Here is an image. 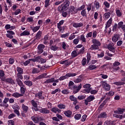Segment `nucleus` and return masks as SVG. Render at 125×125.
Here are the masks:
<instances>
[{
  "instance_id": "42",
  "label": "nucleus",
  "mask_w": 125,
  "mask_h": 125,
  "mask_svg": "<svg viewBox=\"0 0 125 125\" xmlns=\"http://www.w3.org/2000/svg\"><path fill=\"white\" fill-rule=\"evenodd\" d=\"M80 40L83 42H86V39H85V37H84V35H81Z\"/></svg>"
},
{
  "instance_id": "32",
  "label": "nucleus",
  "mask_w": 125,
  "mask_h": 125,
  "mask_svg": "<svg viewBox=\"0 0 125 125\" xmlns=\"http://www.w3.org/2000/svg\"><path fill=\"white\" fill-rule=\"evenodd\" d=\"M20 36H30V32L28 30H25L20 34Z\"/></svg>"
},
{
  "instance_id": "29",
  "label": "nucleus",
  "mask_w": 125,
  "mask_h": 125,
  "mask_svg": "<svg viewBox=\"0 0 125 125\" xmlns=\"http://www.w3.org/2000/svg\"><path fill=\"white\" fill-rule=\"evenodd\" d=\"M21 107L24 113H27V112H28V110H29V107H28V106L25 105V104H22L21 105Z\"/></svg>"
},
{
  "instance_id": "1",
  "label": "nucleus",
  "mask_w": 125,
  "mask_h": 125,
  "mask_svg": "<svg viewBox=\"0 0 125 125\" xmlns=\"http://www.w3.org/2000/svg\"><path fill=\"white\" fill-rule=\"evenodd\" d=\"M68 88L69 89H72L73 90V93L76 94V93H78L81 89L82 88V83L80 84V85L77 86L76 85H74V82L73 81H70L68 83Z\"/></svg>"
},
{
  "instance_id": "22",
  "label": "nucleus",
  "mask_w": 125,
  "mask_h": 125,
  "mask_svg": "<svg viewBox=\"0 0 125 125\" xmlns=\"http://www.w3.org/2000/svg\"><path fill=\"white\" fill-rule=\"evenodd\" d=\"M119 39H120V35L115 34L112 37V42H118L119 40Z\"/></svg>"
},
{
  "instance_id": "62",
  "label": "nucleus",
  "mask_w": 125,
  "mask_h": 125,
  "mask_svg": "<svg viewBox=\"0 0 125 125\" xmlns=\"http://www.w3.org/2000/svg\"><path fill=\"white\" fill-rule=\"evenodd\" d=\"M49 1H50V0H45V7H47L49 5Z\"/></svg>"
},
{
  "instance_id": "20",
  "label": "nucleus",
  "mask_w": 125,
  "mask_h": 125,
  "mask_svg": "<svg viewBox=\"0 0 125 125\" xmlns=\"http://www.w3.org/2000/svg\"><path fill=\"white\" fill-rule=\"evenodd\" d=\"M48 35H46L42 39V41H43V43L44 44H47V43H48Z\"/></svg>"
},
{
  "instance_id": "16",
  "label": "nucleus",
  "mask_w": 125,
  "mask_h": 125,
  "mask_svg": "<svg viewBox=\"0 0 125 125\" xmlns=\"http://www.w3.org/2000/svg\"><path fill=\"white\" fill-rule=\"evenodd\" d=\"M73 27H74V28H80L81 27H83V24L82 22H79V23H76L74 22L72 24Z\"/></svg>"
},
{
  "instance_id": "55",
  "label": "nucleus",
  "mask_w": 125,
  "mask_h": 125,
  "mask_svg": "<svg viewBox=\"0 0 125 125\" xmlns=\"http://www.w3.org/2000/svg\"><path fill=\"white\" fill-rule=\"evenodd\" d=\"M92 34H93V35H92V37L94 39H95V38H96V37H97V32L96 31L93 30Z\"/></svg>"
},
{
  "instance_id": "53",
  "label": "nucleus",
  "mask_w": 125,
  "mask_h": 125,
  "mask_svg": "<svg viewBox=\"0 0 125 125\" xmlns=\"http://www.w3.org/2000/svg\"><path fill=\"white\" fill-rule=\"evenodd\" d=\"M50 49H51V50H53L54 51H56V50L58 49V47L55 45V46L52 45L50 47Z\"/></svg>"
},
{
  "instance_id": "59",
  "label": "nucleus",
  "mask_w": 125,
  "mask_h": 125,
  "mask_svg": "<svg viewBox=\"0 0 125 125\" xmlns=\"http://www.w3.org/2000/svg\"><path fill=\"white\" fill-rule=\"evenodd\" d=\"M94 4L96 6V9H99V7H100V3H99L98 2H96L94 3Z\"/></svg>"
},
{
  "instance_id": "39",
  "label": "nucleus",
  "mask_w": 125,
  "mask_h": 125,
  "mask_svg": "<svg viewBox=\"0 0 125 125\" xmlns=\"http://www.w3.org/2000/svg\"><path fill=\"white\" fill-rule=\"evenodd\" d=\"M23 74L17 73L16 80H23Z\"/></svg>"
},
{
  "instance_id": "47",
  "label": "nucleus",
  "mask_w": 125,
  "mask_h": 125,
  "mask_svg": "<svg viewBox=\"0 0 125 125\" xmlns=\"http://www.w3.org/2000/svg\"><path fill=\"white\" fill-rule=\"evenodd\" d=\"M81 14L83 17H86V11H85V9L82 10Z\"/></svg>"
},
{
  "instance_id": "45",
  "label": "nucleus",
  "mask_w": 125,
  "mask_h": 125,
  "mask_svg": "<svg viewBox=\"0 0 125 125\" xmlns=\"http://www.w3.org/2000/svg\"><path fill=\"white\" fill-rule=\"evenodd\" d=\"M63 5L66 8H68V7L69 6V5H70V1H69V0H65L64 2V4Z\"/></svg>"
},
{
  "instance_id": "3",
  "label": "nucleus",
  "mask_w": 125,
  "mask_h": 125,
  "mask_svg": "<svg viewBox=\"0 0 125 125\" xmlns=\"http://www.w3.org/2000/svg\"><path fill=\"white\" fill-rule=\"evenodd\" d=\"M53 83L52 84V85H53V86H56V85H57V83H59V80L57 79L55 80V78H52L51 79H47L44 82V83L47 84L50 83Z\"/></svg>"
},
{
  "instance_id": "40",
  "label": "nucleus",
  "mask_w": 125,
  "mask_h": 125,
  "mask_svg": "<svg viewBox=\"0 0 125 125\" xmlns=\"http://www.w3.org/2000/svg\"><path fill=\"white\" fill-rule=\"evenodd\" d=\"M16 82L19 86H22L24 85L23 82H22V81H21L20 79H16Z\"/></svg>"
},
{
  "instance_id": "24",
  "label": "nucleus",
  "mask_w": 125,
  "mask_h": 125,
  "mask_svg": "<svg viewBox=\"0 0 125 125\" xmlns=\"http://www.w3.org/2000/svg\"><path fill=\"white\" fill-rule=\"evenodd\" d=\"M98 119H101L102 118H107V114H106V112H104L101 113L100 115H98Z\"/></svg>"
},
{
  "instance_id": "60",
  "label": "nucleus",
  "mask_w": 125,
  "mask_h": 125,
  "mask_svg": "<svg viewBox=\"0 0 125 125\" xmlns=\"http://www.w3.org/2000/svg\"><path fill=\"white\" fill-rule=\"evenodd\" d=\"M69 90L68 89H64L62 91V93L63 94H69Z\"/></svg>"
},
{
  "instance_id": "41",
  "label": "nucleus",
  "mask_w": 125,
  "mask_h": 125,
  "mask_svg": "<svg viewBox=\"0 0 125 125\" xmlns=\"http://www.w3.org/2000/svg\"><path fill=\"white\" fill-rule=\"evenodd\" d=\"M17 70L18 72V74H23L24 73V71L22 69V68L18 67H17Z\"/></svg>"
},
{
  "instance_id": "49",
  "label": "nucleus",
  "mask_w": 125,
  "mask_h": 125,
  "mask_svg": "<svg viewBox=\"0 0 125 125\" xmlns=\"http://www.w3.org/2000/svg\"><path fill=\"white\" fill-rule=\"evenodd\" d=\"M58 107L59 109H65V108H66V105L61 104L58 105Z\"/></svg>"
},
{
  "instance_id": "64",
  "label": "nucleus",
  "mask_w": 125,
  "mask_h": 125,
  "mask_svg": "<svg viewBox=\"0 0 125 125\" xmlns=\"http://www.w3.org/2000/svg\"><path fill=\"white\" fill-rule=\"evenodd\" d=\"M8 125H14V121L13 120H9L8 121Z\"/></svg>"
},
{
  "instance_id": "35",
  "label": "nucleus",
  "mask_w": 125,
  "mask_h": 125,
  "mask_svg": "<svg viewBox=\"0 0 125 125\" xmlns=\"http://www.w3.org/2000/svg\"><path fill=\"white\" fill-rule=\"evenodd\" d=\"M76 76H77V73H69L65 74V77H67L68 78H70L71 77H76Z\"/></svg>"
},
{
  "instance_id": "48",
  "label": "nucleus",
  "mask_w": 125,
  "mask_h": 125,
  "mask_svg": "<svg viewBox=\"0 0 125 125\" xmlns=\"http://www.w3.org/2000/svg\"><path fill=\"white\" fill-rule=\"evenodd\" d=\"M81 118H82V115H81V114H76L74 116V118L75 119V120H80Z\"/></svg>"
},
{
  "instance_id": "5",
  "label": "nucleus",
  "mask_w": 125,
  "mask_h": 125,
  "mask_svg": "<svg viewBox=\"0 0 125 125\" xmlns=\"http://www.w3.org/2000/svg\"><path fill=\"white\" fill-rule=\"evenodd\" d=\"M95 99V97L94 95H90L85 100H84V104L86 106L88 105V102H91V101H93Z\"/></svg>"
},
{
  "instance_id": "19",
  "label": "nucleus",
  "mask_w": 125,
  "mask_h": 125,
  "mask_svg": "<svg viewBox=\"0 0 125 125\" xmlns=\"http://www.w3.org/2000/svg\"><path fill=\"white\" fill-rule=\"evenodd\" d=\"M21 93L23 95V94H25V92L27 90V88H26V86L23 85L22 86H21Z\"/></svg>"
},
{
  "instance_id": "8",
  "label": "nucleus",
  "mask_w": 125,
  "mask_h": 125,
  "mask_svg": "<svg viewBox=\"0 0 125 125\" xmlns=\"http://www.w3.org/2000/svg\"><path fill=\"white\" fill-rule=\"evenodd\" d=\"M8 101H9V99L8 98H5L3 102L1 103L0 104V106L7 108V107H8V104H7V102H8Z\"/></svg>"
},
{
  "instance_id": "57",
  "label": "nucleus",
  "mask_w": 125,
  "mask_h": 125,
  "mask_svg": "<svg viewBox=\"0 0 125 125\" xmlns=\"http://www.w3.org/2000/svg\"><path fill=\"white\" fill-rule=\"evenodd\" d=\"M118 112H119V114H123V113L124 112L125 110V109L121 108H118Z\"/></svg>"
},
{
  "instance_id": "36",
  "label": "nucleus",
  "mask_w": 125,
  "mask_h": 125,
  "mask_svg": "<svg viewBox=\"0 0 125 125\" xmlns=\"http://www.w3.org/2000/svg\"><path fill=\"white\" fill-rule=\"evenodd\" d=\"M40 28H41V26H36L33 28H32L31 29L32 30L33 32L34 33H36V32H37V31H39L40 30Z\"/></svg>"
},
{
  "instance_id": "28",
  "label": "nucleus",
  "mask_w": 125,
  "mask_h": 125,
  "mask_svg": "<svg viewBox=\"0 0 125 125\" xmlns=\"http://www.w3.org/2000/svg\"><path fill=\"white\" fill-rule=\"evenodd\" d=\"M64 114L66 117H68V118H71V116L72 115V111H71L70 110L65 111L64 112Z\"/></svg>"
},
{
  "instance_id": "38",
  "label": "nucleus",
  "mask_w": 125,
  "mask_h": 125,
  "mask_svg": "<svg viewBox=\"0 0 125 125\" xmlns=\"http://www.w3.org/2000/svg\"><path fill=\"white\" fill-rule=\"evenodd\" d=\"M116 13L118 17H121V16L123 15L122 12H121V11L119 9H116Z\"/></svg>"
},
{
  "instance_id": "31",
  "label": "nucleus",
  "mask_w": 125,
  "mask_h": 125,
  "mask_svg": "<svg viewBox=\"0 0 125 125\" xmlns=\"http://www.w3.org/2000/svg\"><path fill=\"white\" fill-rule=\"evenodd\" d=\"M24 83L27 86H32L33 85V82L31 81H25L24 82Z\"/></svg>"
},
{
  "instance_id": "4",
  "label": "nucleus",
  "mask_w": 125,
  "mask_h": 125,
  "mask_svg": "<svg viewBox=\"0 0 125 125\" xmlns=\"http://www.w3.org/2000/svg\"><path fill=\"white\" fill-rule=\"evenodd\" d=\"M107 48L111 52L115 53L116 52V47H115V44L113 42H111L107 44Z\"/></svg>"
},
{
  "instance_id": "14",
  "label": "nucleus",
  "mask_w": 125,
  "mask_h": 125,
  "mask_svg": "<svg viewBox=\"0 0 125 125\" xmlns=\"http://www.w3.org/2000/svg\"><path fill=\"white\" fill-rule=\"evenodd\" d=\"M39 111L40 113H42V114H49L50 113L49 110H48L46 108H42V109H39Z\"/></svg>"
},
{
  "instance_id": "27",
  "label": "nucleus",
  "mask_w": 125,
  "mask_h": 125,
  "mask_svg": "<svg viewBox=\"0 0 125 125\" xmlns=\"http://www.w3.org/2000/svg\"><path fill=\"white\" fill-rule=\"evenodd\" d=\"M51 111L53 113H60L61 112V110L59 109L57 107H53L51 109Z\"/></svg>"
},
{
  "instance_id": "44",
  "label": "nucleus",
  "mask_w": 125,
  "mask_h": 125,
  "mask_svg": "<svg viewBox=\"0 0 125 125\" xmlns=\"http://www.w3.org/2000/svg\"><path fill=\"white\" fill-rule=\"evenodd\" d=\"M40 69L35 68H33L32 70V74H38V73H40Z\"/></svg>"
},
{
  "instance_id": "17",
  "label": "nucleus",
  "mask_w": 125,
  "mask_h": 125,
  "mask_svg": "<svg viewBox=\"0 0 125 125\" xmlns=\"http://www.w3.org/2000/svg\"><path fill=\"white\" fill-rule=\"evenodd\" d=\"M5 83H11V84H15V82L14 80L12 79L11 77L6 78Z\"/></svg>"
},
{
  "instance_id": "10",
  "label": "nucleus",
  "mask_w": 125,
  "mask_h": 125,
  "mask_svg": "<svg viewBox=\"0 0 125 125\" xmlns=\"http://www.w3.org/2000/svg\"><path fill=\"white\" fill-rule=\"evenodd\" d=\"M58 11L61 13H62V12H64V11H65V10H67V8L64 6L63 4H61L58 7Z\"/></svg>"
},
{
  "instance_id": "63",
  "label": "nucleus",
  "mask_w": 125,
  "mask_h": 125,
  "mask_svg": "<svg viewBox=\"0 0 125 125\" xmlns=\"http://www.w3.org/2000/svg\"><path fill=\"white\" fill-rule=\"evenodd\" d=\"M91 37H92V32H89L86 35V38H91Z\"/></svg>"
},
{
  "instance_id": "34",
  "label": "nucleus",
  "mask_w": 125,
  "mask_h": 125,
  "mask_svg": "<svg viewBox=\"0 0 125 125\" xmlns=\"http://www.w3.org/2000/svg\"><path fill=\"white\" fill-rule=\"evenodd\" d=\"M69 99H70L71 101H74V102H76V103H78V100L77 99V98L74 96V95L70 96L69 97Z\"/></svg>"
},
{
  "instance_id": "52",
  "label": "nucleus",
  "mask_w": 125,
  "mask_h": 125,
  "mask_svg": "<svg viewBox=\"0 0 125 125\" xmlns=\"http://www.w3.org/2000/svg\"><path fill=\"white\" fill-rule=\"evenodd\" d=\"M125 82H115V84L116 85H124L125 84Z\"/></svg>"
},
{
  "instance_id": "11",
  "label": "nucleus",
  "mask_w": 125,
  "mask_h": 125,
  "mask_svg": "<svg viewBox=\"0 0 125 125\" xmlns=\"http://www.w3.org/2000/svg\"><path fill=\"white\" fill-rule=\"evenodd\" d=\"M120 65H121V63H120V62H115L113 63V70H114V71H118V70H119V69H120V67H119L118 66H120Z\"/></svg>"
},
{
  "instance_id": "15",
  "label": "nucleus",
  "mask_w": 125,
  "mask_h": 125,
  "mask_svg": "<svg viewBox=\"0 0 125 125\" xmlns=\"http://www.w3.org/2000/svg\"><path fill=\"white\" fill-rule=\"evenodd\" d=\"M47 75V73L42 74L36 78L34 79V81H38V80H42V79L45 78V76Z\"/></svg>"
},
{
  "instance_id": "25",
  "label": "nucleus",
  "mask_w": 125,
  "mask_h": 125,
  "mask_svg": "<svg viewBox=\"0 0 125 125\" xmlns=\"http://www.w3.org/2000/svg\"><path fill=\"white\" fill-rule=\"evenodd\" d=\"M112 21H113V19H112V18H110L109 20L107 22V23L105 26V29H107V28H109V27L111 26Z\"/></svg>"
},
{
  "instance_id": "54",
  "label": "nucleus",
  "mask_w": 125,
  "mask_h": 125,
  "mask_svg": "<svg viewBox=\"0 0 125 125\" xmlns=\"http://www.w3.org/2000/svg\"><path fill=\"white\" fill-rule=\"evenodd\" d=\"M61 64H65L66 66L70 65V63H69V62H68V60L61 62Z\"/></svg>"
},
{
  "instance_id": "51",
  "label": "nucleus",
  "mask_w": 125,
  "mask_h": 125,
  "mask_svg": "<svg viewBox=\"0 0 125 125\" xmlns=\"http://www.w3.org/2000/svg\"><path fill=\"white\" fill-rule=\"evenodd\" d=\"M96 68H97V66L94 65H90L88 66L89 70H94V69H96Z\"/></svg>"
},
{
  "instance_id": "61",
  "label": "nucleus",
  "mask_w": 125,
  "mask_h": 125,
  "mask_svg": "<svg viewBox=\"0 0 125 125\" xmlns=\"http://www.w3.org/2000/svg\"><path fill=\"white\" fill-rule=\"evenodd\" d=\"M70 15V12H68V11H66V12H63L62 14V15L63 16V17H67V15Z\"/></svg>"
},
{
  "instance_id": "30",
  "label": "nucleus",
  "mask_w": 125,
  "mask_h": 125,
  "mask_svg": "<svg viewBox=\"0 0 125 125\" xmlns=\"http://www.w3.org/2000/svg\"><path fill=\"white\" fill-rule=\"evenodd\" d=\"M42 32L41 31H39L36 35V40H40L41 39V37H42Z\"/></svg>"
},
{
  "instance_id": "6",
  "label": "nucleus",
  "mask_w": 125,
  "mask_h": 125,
  "mask_svg": "<svg viewBox=\"0 0 125 125\" xmlns=\"http://www.w3.org/2000/svg\"><path fill=\"white\" fill-rule=\"evenodd\" d=\"M42 93H43V92H42V91H40L35 94V97L40 100H44V97L42 95Z\"/></svg>"
},
{
  "instance_id": "2",
  "label": "nucleus",
  "mask_w": 125,
  "mask_h": 125,
  "mask_svg": "<svg viewBox=\"0 0 125 125\" xmlns=\"http://www.w3.org/2000/svg\"><path fill=\"white\" fill-rule=\"evenodd\" d=\"M92 42L93 44L91 45L90 47V50H97L99 49V46H101V42H99V40L95 38H92Z\"/></svg>"
},
{
  "instance_id": "18",
  "label": "nucleus",
  "mask_w": 125,
  "mask_h": 125,
  "mask_svg": "<svg viewBox=\"0 0 125 125\" xmlns=\"http://www.w3.org/2000/svg\"><path fill=\"white\" fill-rule=\"evenodd\" d=\"M31 120L34 122V123H35V124H38L39 123V122H40V119L37 116H33L31 117Z\"/></svg>"
},
{
  "instance_id": "50",
  "label": "nucleus",
  "mask_w": 125,
  "mask_h": 125,
  "mask_svg": "<svg viewBox=\"0 0 125 125\" xmlns=\"http://www.w3.org/2000/svg\"><path fill=\"white\" fill-rule=\"evenodd\" d=\"M69 35H70V33L68 32L65 34H62L61 36V37H62V38H68V37H69Z\"/></svg>"
},
{
  "instance_id": "9",
  "label": "nucleus",
  "mask_w": 125,
  "mask_h": 125,
  "mask_svg": "<svg viewBox=\"0 0 125 125\" xmlns=\"http://www.w3.org/2000/svg\"><path fill=\"white\" fill-rule=\"evenodd\" d=\"M102 86L103 88L105 89V90H106L107 91H109L110 90V86L109 84L107 83L106 82H103Z\"/></svg>"
},
{
  "instance_id": "26",
  "label": "nucleus",
  "mask_w": 125,
  "mask_h": 125,
  "mask_svg": "<svg viewBox=\"0 0 125 125\" xmlns=\"http://www.w3.org/2000/svg\"><path fill=\"white\" fill-rule=\"evenodd\" d=\"M110 16H111V13L107 12L105 13L104 15V20H107L108 18H110Z\"/></svg>"
},
{
  "instance_id": "21",
  "label": "nucleus",
  "mask_w": 125,
  "mask_h": 125,
  "mask_svg": "<svg viewBox=\"0 0 125 125\" xmlns=\"http://www.w3.org/2000/svg\"><path fill=\"white\" fill-rule=\"evenodd\" d=\"M116 123L114 121H105L104 123V125H115Z\"/></svg>"
},
{
  "instance_id": "23",
  "label": "nucleus",
  "mask_w": 125,
  "mask_h": 125,
  "mask_svg": "<svg viewBox=\"0 0 125 125\" xmlns=\"http://www.w3.org/2000/svg\"><path fill=\"white\" fill-rule=\"evenodd\" d=\"M12 96L13 97H15V98H18L19 97H22V96H23V95L18 92H16L12 94Z\"/></svg>"
},
{
  "instance_id": "56",
  "label": "nucleus",
  "mask_w": 125,
  "mask_h": 125,
  "mask_svg": "<svg viewBox=\"0 0 125 125\" xmlns=\"http://www.w3.org/2000/svg\"><path fill=\"white\" fill-rule=\"evenodd\" d=\"M76 38V35L72 34H71V35L69 37L68 40L70 41H72V40H74Z\"/></svg>"
},
{
  "instance_id": "46",
  "label": "nucleus",
  "mask_w": 125,
  "mask_h": 125,
  "mask_svg": "<svg viewBox=\"0 0 125 125\" xmlns=\"http://www.w3.org/2000/svg\"><path fill=\"white\" fill-rule=\"evenodd\" d=\"M91 86V85L90 84H85L83 86V88H86L87 89H91V88H90Z\"/></svg>"
},
{
  "instance_id": "33",
  "label": "nucleus",
  "mask_w": 125,
  "mask_h": 125,
  "mask_svg": "<svg viewBox=\"0 0 125 125\" xmlns=\"http://www.w3.org/2000/svg\"><path fill=\"white\" fill-rule=\"evenodd\" d=\"M68 12H69V14L70 13H73V14L77 13V12L75 11V7L74 6H72L70 7L69 11H68Z\"/></svg>"
},
{
  "instance_id": "43",
  "label": "nucleus",
  "mask_w": 125,
  "mask_h": 125,
  "mask_svg": "<svg viewBox=\"0 0 125 125\" xmlns=\"http://www.w3.org/2000/svg\"><path fill=\"white\" fill-rule=\"evenodd\" d=\"M113 117L115 118H117V119H120V120H122L123 119V115H118L116 114H113Z\"/></svg>"
},
{
  "instance_id": "58",
  "label": "nucleus",
  "mask_w": 125,
  "mask_h": 125,
  "mask_svg": "<svg viewBox=\"0 0 125 125\" xmlns=\"http://www.w3.org/2000/svg\"><path fill=\"white\" fill-rule=\"evenodd\" d=\"M85 99V95H81L78 97L79 100H83V99Z\"/></svg>"
},
{
  "instance_id": "13",
  "label": "nucleus",
  "mask_w": 125,
  "mask_h": 125,
  "mask_svg": "<svg viewBox=\"0 0 125 125\" xmlns=\"http://www.w3.org/2000/svg\"><path fill=\"white\" fill-rule=\"evenodd\" d=\"M109 100H110V97H108L105 99V100L104 101V102L102 103V104L100 105V106L99 107V109L101 110V109H102V108L104 107V105L106 104V103H107V102H108Z\"/></svg>"
},
{
  "instance_id": "37",
  "label": "nucleus",
  "mask_w": 125,
  "mask_h": 125,
  "mask_svg": "<svg viewBox=\"0 0 125 125\" xmlns=\"http://www.w3.org/2000/svg\"><path fill=\"white\" fill-rule=\"evenodd\" d=\"M38 62H41L42 64H43L46 62V60L44 59H42L41 57H38Z\"/></svg>"
},
{
  "instance_id": "12",
  "label": "nucleus",
  "mask_w": 125,
  "mask_h": 125,
  "mask_svg": "<svg viewBox=\"0 0 125 125\" xmlns=\"http://www.w3.org/2000/svg\"><path fill=\"white\" fill-rule=\"evenodd\" d=\"M31 103L32 106L34 107V111H36V112H38V111H39V108H38V104H37L36 103V101H35L33 100H31Z\"/></svg>"
},
{
  "instance_id": "7",
  "label": "nucleus",
  "mask_w": 125,
  "mask_h": 125,
  "mask_svg": "<svg viewBox=\"0 0 125 125\" xmlns=\"http://www.w3.org/2000/svg\"><path fill=\"white\" fill-rule=\"evenodd\" d=\"M44 47H45V46H44V45L42 44H40L38 46V54H42V52H43V49H44Z\"/></svg>"
}]
</instances>
